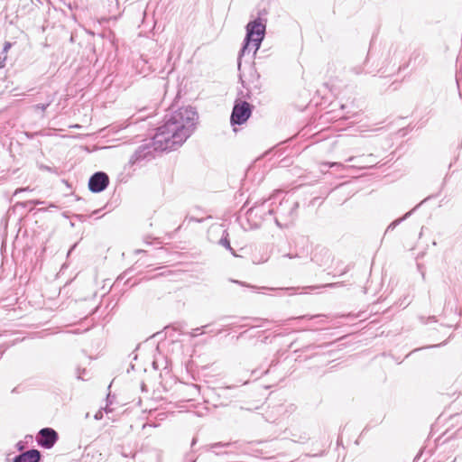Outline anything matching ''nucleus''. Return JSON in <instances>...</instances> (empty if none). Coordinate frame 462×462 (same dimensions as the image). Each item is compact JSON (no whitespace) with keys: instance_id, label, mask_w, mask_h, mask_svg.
<instances>
[{"instance_id":"nucleus-5","label":"nucleus","mask_w":462,"mask_h":462,"mask_svg":"<svg viewBox=\"0 0 462 462\" xmlns=\"http://www.w3.org/2000/svg\"><path fill=\"white\" fill-rule=\"evenodd\" d=\"M109 177L104 171H97L88 180V189L94 193H99L106 189Z\"/></svg>"},{"instance_id":"nucleus-8","label":"nucleus","mask_w":462,"mask_h":462,"mask_svg":"<svg viewBox=\"0 0 462 462\" xmlns=\"http://www.w3.org/2000/svg\"><path fill=\"white\" fill-rule=\"evenodd\" d=\"M151 154V149L149 144L141 145L135 152L132 155L130 162L134 164L137 162L144 160L148 155Z\"/></svg>"},{"instance_id":"nucleus-20","label":"nucleus","mask_w":462,"mask_h":462,"mask_svg":"<svg viewBox=\"0 0 462 462\" xmlns=\"http://www.w3.org/2000/svg\"><path fill=\"white\" fill-rule=\"evenodd\" d=\"M312 261L316 262L318 264L322 265L323 263L319 261V255L316 254L314 257L311 259Z\"/></svg>"},{"instance_id":"nucleus-31","label":"nucleus","mask_w":462,"mask_h":462,"mask_svg":"<svg viewBox=\"0 0 462 462\" xmlns=\"http://www.w3.org/2000/svg\"><path fill=\"white\" fill-rule=\"evenodd\" d=\"M263 322H264V323H270L271 321H270V320H268V319H264V321H263Z\"/></svg>"},{"instance_id":"nucleus-19","label":"nucleus","mask_w":462,"mask_h":462,"mask_svg":"<svg viewBox=\"0 0 462 462\" xmlns=\"http://www.w3.org/2000/svg\"><path fill=\"white\" fill-rule=\"evenodd\" d=\"M320 254H323V255H324V256H327V258H328V259H329V258H330V254H329V252H328V250H326V249H322V250L320 251Z\"/></svg>"},{"instance_id":"nucleus-29","label":"nucleus","mask_w":462,"mask_h":462,"mask_svg":"<svg viewBox=\"0 0 462 462\" xmlns=\"http://www.w3.org/2000/svg\"><path fill=\"white\" fill-rule=\"evenodd\" d=\"M348 269H349V267L347 266V267H346V269L341 273V274L346 273L348 271Z\"/></svg>"},{"instance_id":"nucleus-28","label":"nucleus","mask_w":462,"mask_h":462,"mask_svg":"<svg viewBox=\"0 0 462 462\" xmlns=\"http://www.w3.org/2000/svg\"><path fill=\"white\" fill-rule=\"evenodd\" d=\"M101 209H97V210H94L92 212V215H98V212L100 211Z\"/></svg>"},{"instance_id":"nucleus-27","label":"nucleus","mask_w":462,"mask_h":462,"mask_svg":"<svg viewBox=\"0 0 462 462\" xmlns=\"http://www.w3.org/2000/svg\"><path fill=\"white\" fill-rule=\"evenodd\" d=\"M26 189H16L15 194H17L18 192L24 191V190H26Z\"/></svg>"},{"instance_id":"nucleus-17","label":"nucleus","mask_w":462,"mask_h":462,"mask_svg":"<svg viewBox=\"0 0 462 462\" xmlns=\"http://www.w3.org/2000/svg\"><path fill=\"white\" fill-rule=\"evenodd\" d=\"M28 204H32V205H42V204H44V201H42V200H38V199H35V200H29L27 202H25V205H28Z\"/></svg>"},{"instance_id":"nucleus-15","label":"nucleus","mask_w":462,"mask_h":462,"mask_svg":"<svg viewBox=\"0 0 462 462\" xmlns=\"http://www.w3.org/2000/svg\"><path fill=\"white\" fill-rule=\"evenodd\" d=\"M49 105H50L49 103L48 104H38L35 106V107H36V109H40L42 112H44L47 109V107L49 106Z\"/></svg>"},{"instance_id":"nucleus-35","label":"nucleus","mask_w":462,"mask_h":462,"mask_svg":"<svg viewBox=\"0 0 462 462\" xmlns=\"http://www.w3.org/2000/svg\"><path fill=\"white\" fill-rule=\"evenodd\" d=\"M77 377H78V379H81L82 378L80 374H79Z\"/></svg>"},{"instance_id":"nucleus-10","label":"nucleus","mask_w":462,"mask_h":462,"mask_svg":"<svg viewBox=\"0 0 462 462\" xmlns=\"http://www.w3.org/2000/svg\"><path fill=\"white\" fill-rule=\"evenodd\" d=\"M356 160H357L356 157H349L346 162H355ZM374 155L373 154H369L367 156H361L358 158V163L361 164L362 167H366V165L368 163H374Z\"/></svg>"},{"instance_id":"nucleus-14","label":"nucleus","mask_w":462,"mask_h":462,"mask_svg":"<svg viewBox=\"0 0 462 462\" xmlns=\"http://www.w3.org/2000/svg\"><path fill=\"white\" fill-rule=\"evenodd\" d=\"M25 136L28 138V139H32L34 138L36 135L40 134V132H25L24 133Z\"/></svg>"},{"instance_id":"nucleus-1","label":"nucleus","mask_w":462,"mask_h":462,"mask_svg":"<svg viewBox=\"0 0 462 462\" xmlns=\"http://www.w3.org/2000/svg\"><path fill=\"white\" fill-rule=\"evenodd\" d=\"M198 118V113L191 106L166 115L152 139L153 150L164 152L180 147L194 132Z\"/></svg>"},{"instance_id":"nucleus-12","label":"nucleus","mask_w":462,"mask_h":462,"mask_svg":"<svg viewBox=\"0 0 462 462\" xmlns=\"http://www.w3.org/2000/svg\"><path fill=\"white\" fill-rule=\"evenodd\" d=\"M208 328V326H202L201 328H197L195 329H193V331L191 332V337H195L199 335V331H201L199 334H203V333H206L207 331L204 330V328Z\"/></svg>"},{"instance_id":"nucleus-30","label":"nucleus","mask_w":462,"mask_h":462,"mask_svg":"<svg viewBox=\"0 0 462 462\" xmlns=\"http://www.w3.org/2000/svg\"><path fill=\"white\" fill-rule=\"evenodd\" d=\"M235 283H239L241 285H245L244 282H238V281H233Z\"/></svg>"},{"instance_id":"nucleus-22","label":"nucleus","mask_w":462,"mask_h":462,"mask_svg":"<svg viewBox=\"0 0 462 462\" xmlns=\"http://www.w3.org/2000/svg\"><path fill=\"white\" fill-rule=\"evenodd\" d=\"M283 257H288L290 259H292V258L298 257V254H284Z\"/></svg>"},{"instance_id":"nucleus-11","label":"nucleus","mask_w":462,"mask_h":462,"mask_svg":"<svg viewBox=\"0 0 462 462\" xmlns=\"http://www.w3.org/2000/svg\"><path fill=\"white\" fill-rule=\"evenodd\" d=\"M415 208H413L412 210L409 211L408 213H406L402 217H400L398 219H395L394 221L392 222V224H393L395 226H397L398 225H400L403 220H405L407 217H409L412 211L414 210Z\"/></svg>"},{"instance_id":"nucleus-13","label":"nucleus","mask_w":462,"mask_h":462,"mask_svg":"<svg viewBox=\"0 0 462 462\" xmlns=\"http://www.w3.org/2000/svg\"><path fill=\"white\" fill-rule=\"evenodd\" d=\"M229 445H230V443L217 442V443L212 444L211 445V448H220V447H227Z\"/></svg>"},{"instance_id":"nucleus-6","label":"nucleus","mask_w":462,"mask_h":462,"mask_svg":"<svg viewBox=\"0 0 462 462\" xmlns=\"http://www.w3.org/2000/svg\"><path fill=\"white\" fill-rule=\"evenodd\" d=\"M298 207V202L291 201L290 199H284L280 203L279 207L277 208V211L280 215L291 221L296 217Z\"/></svg>"},{"instance_id":"nucleus-24","label":"nucleus","mask_w":462,"mask_h":462,"mask_svg":"<svg viewBox=\"0 0 462 462\" xmlns=\"http://www.w3.org/2000/svg\"><path fill=\"white\" fill-rule=\"evenodd\" d=\"M232 388H233V387L228 386V387H226V388L222 389V394H223V395H225V394H226V393L228 390L232 389Z\"/></svg>"},{"instance_id":"nucleus-33","label":"nucleus","mask_w":462,"mask_h":462,"mask_svg":"<svg viewBox=\"0 0 462 462\" xmlns=\"http://www.w3.org/2000/svg\"><path fill=\"white\" fill-rule=\"evenodd\" d=\"M255 328L263 327V325H254Z\"/></svg>"},{"instance_id":"nucleus-4","label":"nucleus","mask_w":462,"mask_h":462,"mask_svg":"<svg viewBox=\"0 0 462 462\" xmlns=\"http://www.w3.org/2000/svg\"><path fill=\"white\" fill-rule=\"evenodd\" d=\"M58 439V432L52 428L48 427L42 429L36 436L37 444L46 449L51 448Z\"/></svg>"},{"instance_id":"nucleus-26","label":"nucleus","mask_w":462,"mask_h":462,"mask_svg":"<svg viewBox=\"0 0 462 462\" xmlns=\"http://www.w3.org/2000/svg\"><path fill=\"white\" fill-rule=\"evenodd\" d=\"M77 245H78V244L76 243V244H74V245L71 246V248H70V249H69V251L68 252V255H69V254H70V253H71V252L76 248Z\"/></svg>"},{"instance_id":"nucleus-32","label":"nucleus","mask_w":462,"mask_h":462,"mask_svg":"<svg viewBox=\"0 0 462 462\" xmlns=\"http://www.w3.org/2000/svg\"><path fill=\"white\" fill-rule=\"evenodd\" d=\"M430 319H432V320H435V316H432Z\"/></svg>"},{"instance_id":"nucleus-7","label":"nucleus","mask_w":462,"mask_h":462,"mask_svg":"<svg viewBox=\"0 0 462 462\" xmlns=\"http://www.w3.org/2000/svg\"><path fill=\"white\" fill-rule=\"evenodd\" d=\"M41 457V452L38 449L32 448L15 456L13 462H40Z\"/></svg>"},{"instance_id":"nucleus-2","label":"nucleus","mask_w":462,"mask_h":462,"mask_svg":"<svg viewBox=\"0 0 462 462\" xmlns=\"http://www.w3.org/2000/svg\"><path fill=\"white\" fill-rule=\"evenodd\" d=\"M266 25L263 19L256 18L250 21L246 25V34L243 46L239 51V59L246 52L254 50V53L260 49L261 43L264 39Z\"/></svg>"},{"instance_id":"nucleus-34","label":"nucleus","mask_w":462,"mask_h":462,"mask_svg":"<svg viewBox=\"0 0 462 462\" xmlns=\"http://www.w3.org/2000/svg\"><path fill=\"white\" fill-rule=\"evenodd\" d=\"M447 177H448V174L446 175V177H444V182H446Z\"/></svg>"},{"instance_id":"nucleus-16","label":"nucleus","mask_w":462,"mask_h":462,"mask_svg":"<svg viewBox=\"0 0 462 462\" xmlns=\"http://www.w3.org/2000/svg\"><path fill=\"white\" fill-rule=\"evenodd\" d=\"M352 71L356 75H359V74H361L363 72V68L361 66L354 67V68H352Z\"/></svg>"},{"instance_id":"nucleus-3","label":"nucleus","mask_w":462,"mask_h":462,"mask_svg":"<svg viewBox=\"0 0 462 462\" xmlns=\"http://www.w3.org/2000/svg\"><path fill=\"white\" fill-rule=\"evenodd\" d=\"M254 106L244 100H236L230 116L232 125H241L245 124L252 115Z\"/></svg>"},{"instance_id":"nucleus-21","label":"nucleus","mask_w":462,"mask_h":462,"mask_svg":"<svg viewBox=\"0 0 462 462\" xmlns=\"http://www.w3.org/2000/svg\"><path fill=\"white\" fill-rule=\"evenodd\" d=\"M338 285L337 282H333V283H327L325 284L323 287H330V288H334V287H337Z\"/></svg>"},{"instance_id":"nucleus-23","label":"nucleus","mask_w":462,"mask_h":462,"mask_svg":"<svg viewBox=\"0 0 462 462\" xmlns=\"http://www.w3.org/2000/svg\"><path fill=\"white\" fill-rule=\"evenodd\" d=\"M395 227H396V226H395L393 224H392V223H391V224L387 226V228H386V231H385V232L387 233V232H388V231H390V230H393Z\"/></svg>"},{"instance_id":"nucleus-9","label":"nucleus","mask_w":462,"mask_h":462,"mask_svg":"<svg viewBox=\"0 0 462 462\" xmlns=\"http://www.w3.org/2000/svg\"><path fill=\"white\" fill-rule=\"evenodd\" d=\"M218 244L230 251L233 255L236 256L235 250L231 247L229 235L226 230L222 231V236L219 239Z\"/></svg>"},{"instance_id":"nucleus-18","label":"nucleus","mask_w":462,"mask_h":462,"mask_svg":"<svg viewBox=\"0 0 462 462\" xmlns=\"http://www.w3.org/2000/svg\"><path fill=\"white\" fill-rule=\"evenodd\" d=\"M326 165H328L329 167H337V168L343 167V164L341 162H328V163H326Z\"/></svg>"},{"instance_id":"nucleus-25","label":"nucleus","mask_w":462,"mask_h":462,"mask_svg":"<svg viewBox=\"0 0 462 462\" xmlns=\"http://www.w3.org/2000/svg\"><path fill=\"white\" fill-rule=\"evenodd\" d=\"M10 47H11V43L10 42H5V47H4V51H6Z\"/></svg>"}]
</instances>
